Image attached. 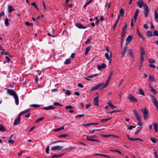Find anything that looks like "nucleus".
<instances>
[{
  "mask_svg": "<svg viewBox=\"0 0 158 158\" xmlns=\"http://www.w3.org/2000/svg\"><path fill=\"white\" fill-rule=\"evenodd\" d=\"M137 4L140 8H141L144 5L145 10L144 15L146 17H148L149 13V8L146 4H144L143 0H139L137 2Z\"/></svg>",
  "mask_w": 158,
  "mask_h": 158,
  "instance_id": "f257e3e1",
  "label": "nucleus"
},
{
  "mask_svg": "<svg viewBox=\"0 0 158 158\" xmlns=\"http://www.w3.org/2000/svg\"><path fill=\"white\" fill-rule=\"evenodd\" d=\"M140 52L141 55L140 61H141V62H143L144 58V56H143V55H145V52L144 51V50L143 47H141L140 48Z\"/></svg>",
  "mask_w": 158,
  "mask_h": 158,
  "instance_id": "f03ea898",
  "label": "nucleus"
},
{
  "mask_svg": "<svg viewBox=\"0 0 158 158\" xmlns=\"http://www.w3.org/2000/svg\"><path fill=\"white\" fill-rule=\"evenodd\" d=\"M7 92L9 95L14 97L17 94L16 93L13 89H8Z\"/></svg>",
  "mask_w": 158,
  "mask_h": 158,
  "instance_id": "7ed1b4c3",
  "label": "nucleus"
},
{
  "mask_svg": "<svg viewBox=\"0 0 158 158\" xmlns=\"http://www.w3.org/2000/svg\"><path fill=\"white\" fill-rule=\"evenodd\" d=\"M143 116L145 120H146L148 116V112L145 107L143 111Z\"/></svg>",
  "mask_w": 158,
  "mask_h": 158,
  "instance_id": "20e7f679",
  "label": "nucleus"
},
{
  "mask_svg": "<svg viewBox=\"0 0 158 158\" xmlns=\"http://www.w3.org/2000/svg\"><path fill=\"white\" fill-rule=\"evenodd\" d=\"M128 98L131 102H136L137 100L131 94H129Z\"/></svg>",
  "mask_w": 158,
  "mask_h": 158,
  "instance_id": "39448f33",
  "label": "nucleus"
},
{
  "mask_svg": "<svg viewBox=\"0 0 158 158\" xmlns=\"http://www.w3.org/2000/svg\"><path fill=\"white\" fill-rule=\"evenodd\" d=\"M102 85L103 84H100L97 85H96V86H94L93 87H92V89L90 90V91L91 92L93 91L96 90L99 88H101L102 87Z\"/></svg>",
  "mask_w": 158,
  "mask_h": 158,
  "instance_id": "423d86ee",
  "label": "nucleus"
},
{
  "mask_svg": "<svg viewBox=\"0 0 158 158\" xmlns=\"http://www.w3.org/2000/svg\"><path fill=\"white\" fill-rule=\"evenodd\" d=\"M106 67V64L104 63H102L101 65H97V69L99 70H101L102 69H104Z\"/></svg>",
  "mask_w": 158,
  "mask_h": 158,
  "instance_id": "0eeeda50",
  "label": "nucleus"
},
{
  "mask_svg": "<svg viewBox=\"0 0 158 158\" xmlns=\"http://www.w3.org/2000/svg\"><path fill=\"white\" fill-rule=\"evenodd\" d=\"M110 79L108 78V79H107V80L106 81L105 83H101V84H103V85H102V87L101 88H100V89L101 90L102 89H104L107 86V85H108V84L109 82H110Z\"/></svg>",
  "mask_w": 158,
  "mask_h": 158,
  "instance_id": "6e6552de",
  "label": "nucleus"
},
{
  "mask_svg": "<svg viewBox=\"0 0 158 158\" xmlns=\"http://www.w3.org/2000/svg\"><path fill=\"white\" fill-rule=\"evenodd\" d=\"M134 113L136 118L138 121H141V118L140 115L138 113L137 111L136 110H135L134 111Z\"/></svg>",
  "mask_w": 158,
  "mask_h": 158,
  "instance_id": "1a4fd4ad",
  "label": "nucleus"
},
{
  "mask_svg": "<svg viewBox=\"0 0 158 158\" xmlns=\"http://www.w3.org/2000/svg\"><path fill=\"white\" fill-rule=\"evenodd\" d=\"M99 96L98 95L94 99V105H96L97 106H98L99 105L98 98Z\"/></svg>",
  "mask_w": 158,
  "mask_h": 158,
  "instance_id": "9d476101",
  "label": "nucleus"
},
{
  "mask_svg": "<svg viewBox=\"0 0 158 158\" xmlns=\"http://www.w3.org/2000/svg\"><path fill=\"white\" fill-rule=\"evenodd\" d=\"M75 25L77 28L80 29H84L86 28L85 27L83 26L82 24L79 23H76Z\"/></svg>",
  "mask_w": 158,
  "mask_h": 158,
  "instance_id": "9b49d317",
  "label": "nucleus"
},
{
  "mask_svg": "<svg viewBox=\"0 0 158 158\" xmlns=\"http://www.w3.org/2000/svg\"><path fill=\"white\" fill-rule=\"evenodd\" d=\"M63 147L62 146H56L53 147L51 148L52 150H60L63 148Z\"/></svg>",
  "mask_w": 158,
  "mask_h": 158,
  "instance_id": "f8f14e48",
  "label": "nucleus"
},
{
  "mask_svg": "<svg viewBox=\"0 0 158 158\" xmlns=\"http://www.w3.org/2000/svg\"><path fill=\"white\" fill-rule=\"evenodd\" d=\"M132 39V36L131 35L128 36L126 39V45L129 44Z\"/></svg>",
  "mask_w": 158,
  "mask_h": 158,
  "instance_id": "ddd939ff",
  "label": "nucleus"
},
{
  "mask_svg": "<svg viewBox=\"0 0 158 158\" xmlns=\"http://www.w3.org/2000/svg\"><path fill=\"white\" fill-rule=\"evenodd\" d=\"M20 116L19 115L18 117L15 119L14 125H16L20 123Z\"/></svg>",
  "mask_w": 158,
  "mask_h": 158,
  "instance_id": "4468645a",
  "label": "nucleus"
},
{
  "mask_svg": "<svg viewBox=\"0 0 158 158\" xmlns=\"http://www.w3.org/2000/svg\"><path fill=\"white\" fill-rule=\"evenodd\" d=\"M127 45H126L123 49V51L122 53H121V57H124L125 55L127 52Z\"/></svg>",
  "mask_w": 158,
  "mask_h": 158,
  "instance_id": "2eb2a0df",
  "label": "nucleus"
},
{
  "mask_svg": "<svg viewBox=\"0 0 158 158\" xmlns=\"http://www.w3.org/2000/svg\"><path fill=\"white\" fill-rule=\"evenodd\" d=\"M127 135L128 139L129 140L132 141H134L135 140H138L139 141H143V140L140 138H130V137L129 136L128 134H127Z\"/></svg>",
  "mask_w": 158,
  "mask_h": 158,
  "instance_id": "dca6fc26",
  "label": "nucleus"
},
{
  "mask_svg": "<svg viewBox=\"0 0 158 158\" xmlns=\"http://www.w3.org/2000/svg\"><path fill=\"white\" fill-rule=\"evenodd\" d=\"M98 74L97 73L94 74L92 76H88L87 77H85V79L87 80H88L89 81H91V79H89V78H92L93 77H96L98 76Z\"/></svg>",
  "mask_w": 158,
  "mask_h": 158,
  "instance_id": "f3484780",
  "label": "nucleus"
},
{
  "mask_svg": "<svg viewBox=\"0 0 158 158\" xmlns=\"http://www.w3.org/2000/svg\"><path fill=\"white\" fill-rule=\"evenodd\" d=\"M105 56L106 57V59H107V60L109 61V63L110 64L111 63L112 60V59L111 57L109 56V54L107 53H106L105 54Z\"/></svg>",
  "mask_w": 158,
  "mask_h": 158,
  "instance_id": "a211bd4d",
  "label": "nucleus"
},
{
  "mask_svg": "<svg viewBox=\"0 0 158 158\" xmlns=\"http://www.w3.org/2000/svg\"><path fill=\"white\" fill-rule=\"evenodd\" d=\"M137 33L139 37L141 39V40H144V38L143 36L140 33L139 29L138 28H137Z\"/></svg>",
  "mask_w": 158,
  "mask_h": 158,
  "instance_id": "6ab92c4d",
  "label": "nucleus"
},
{
  "mask_svg": "<svg viewBox=\"0 0 158 158\" xmlns=\"http://www.w3.org/2000/svg\"><path fill=\"white\" fill-rule=\"evenodd\" d=\"M139 10L138 9H137L136 10V11L135 13V15H134V18L135 19V22H136L137 16L139 14Z\"/></svg>",
  "mask_w": 158,
  "mask_h": 158,
  "instance_id": "aec40b11",
  "label": "nucleus"
},
{
  "mask_svg": "<svg viewBox=\"0 0 158 158\" xmlns=\"http://www.w3.org/2000/svg\"><path fill=\"white\" fill-rule=\"evenodd\" d=\"M55 108V107L53 106H49L48 107H43V109L46 110H48L50 109H54Z\"/></svg>",
  "mask_w": 158,
  "mask_h": 158,
  "instance_id": "412c9836",
  "label": "nucleus"
},
{
  "mask_svg": "<svg viewBox=\"0 0 158 158\" xmlns=\"http://www.w3.org/2000/svg\"><path fill=\"white\" fill-rule=\"evenodd\" d=\"M148 78L149 81L152 82H154L155 81L154 77L152 76L151 75H149Z\"/></svg>",
  "mask_w": 158,
  "mask_h": 158,
  "instance_id": "4be33fe9",
  "label": "nucleus"
},
{
  "mask_svg": "<svg viewBox=\"0 0 158 158\" xmlns=\"http://www.w3.org/2000/svg\"><path fill=\"white\" fill-rule=\"evenodd\" d=\"M149 88L150 89L151 91L153 94L154 95H156V90L154 89L152 86H150Z\"/></svg>",
  "mask_w": 158,
  "mask_h": 158,
  "instance_id": "5701e85b",
  "label": "nucleus"
},
{
  "mask_svg": "<svg viewBox=\"0 0 158 158\" xmlns=\"http://www.w3.org/2000/svg\"><path fill=\"white\" fill-rule=\"evenodd\" d=\"M152 102L156 107H158V102L156 98L153 99Z\"/></svg>",
  "mask_w": 158,
  "mask_h": 158,
  "instance_id": "b1692460",
  "label": "nucleus"
},
{
  "mask_svg": "<svg viewBox=\"0 0 158 158\" xmlns=\"http://www.w3.org/2000/svg\"><path fill=\"white\" fill-rule=\"evenodd\" d=\"M14 98L15 99V101L16 103V104L17 105L19 104V98L18 97L17 95H15L14 97Z\"/></svg>",
  "mask_w": 158,
  "mask_h": 158,
  "instance_id": "393cba45",
  "label": "nucleus"
},
{
  "mask_svg": "<svg viewBox=\"0 0 158 158\" xmlns=\"http://www.w3.org/2000/svg\"><path fill=\"white\" fill-rule=\"evenodd\" d=\"M133 52L131 49H130L128 52V54L131 57V58H133L134 56L133 54Z\"/></svg>",
  "mask_w": 158,
  "mask_h": 158,
  "instance_id": "a878e982",
  "label": "nucleus"
},
{
  "mask_svg": "<svg viewBox=\"0 0 158 158\" xmlns=\"http://www.w3.org/2000/svg\"><path fill=\"white\" fill-rule=\"evenodd\" d=\"M146 35L148 37H151L153 36V34L150 31H147Z\"/></svg>",
  "mask_w": 158,
  "mask_h": 158,
  "instance_id": "bb28decb",
  "label": "nucleus"
},
{
  "mask_svg": "<svg viewBox=\"0 0 158 158\" xmlns=\"http://www.w3.org/2000/svg\"><path fill=\"white\" fill-rule=\"evenodd\" d=\"M8 11L9 13H11L12 11L15 10L14 8L11 6H8Z\"/></svg>",
  "mask_w": 158,
  "mask_h": 158,
  "instance_id": "cd10ccee",
  "label": "nucleus"
},
{
  "mask_svg": "<svg viewBox=\"0 0 158 158\" xmlns=\"http://www.w3.org/2000/svg\"><path fill=\"white\" fill-rule=\"evenodd\" d=\"M91 46H89L88 47H87V48H86L85 49V55H87L89 52L91 48Z\"/></svg>",
  "mask_w": 158,
  "mask_h": 158,
  "instance_id": "c85d7f7f",
  "label": "nucleus"
},
{
  "mask_svg": "<svg viewBox=\"0 0 158 158\" xmlns=\"http://www.w3.org/2000/svg\"><path fill=\"white\" fill-rule=\"evenodd\" d=\"M153 125L154 126V129L155 130V131L157 132L158 130L157 123H154L153 124Z\"/></svg>",
  "mask_w": 158,
  "mask_h": 158,
  "instance_id": "c756f323",
  "label": "nucleus"
},
{
  "mask_svg": "<svg viewBox=\"0 0 158 158\" xmlns=\"http://www.w3.org/2000/svg\"><path fill=\"white\" fill-rule=\"evenodd\" d=\"M155 18L156 21L158 22V14L156 10L155 11Z\"/></svg>",
  "mask_w": 158,
  "mask_h": 158,
  "instance_id": "7c9ffc66",
  "label": "nucleus"
},
{
  "mask_svg": "<svg viewBox=\"0 0 158 158\" xmlns=\"http://www.w3.org/2000/svg\"><path fill=\"white\" fill-rule=\"evenodd\" d=\"M102 129H95L94 130H91L89 132V134H92L95 131H101Z\"/></svg>",
  "mask_w": 158,
  "mask_h": 158,
  "instance_id": "2f4dec72",
  "label": "nucleus"
},
{
  "mask_svg": "<svg viewBox=\"0 0 158 158\" xmlns=\"http://www.w3.org/2000/svg\"><path fill=\"white\" fill-rule=\"evenodd\" d=\"M5 129L4 127L2 124H0V131H4Z\"/></svg>",
  "mask_w": 158,
  "mask_h": 158,
  "instance_id": "473e14b6",
  "label": "nucleus"
},
{
  "mask_svg": "<svg viewBox=\"0 0 158 158\" xmlns=\"http://www.w3.org/2000/svg\"><path fill=\"white\" fill-rule=\"evenodd\" d=\"M139 94L142 95H145L144 93V91L143 90V89L141 88L140 89H139Z\"/></svg>",
  "mask_w": 158,
  "mask_h": 158,
  "instance_id": "72a5a7b5",
  "label": "nucleus"
},
{
  "mask_svg": "<svg viewBox=\"0 0 158 158\" xmlns=\"http://www.w3.org/2000/svg\"><path fill=\"white\" fill-rule=\"evenodd\" d=\"M124 14V11L121 8V9L120 11V15H121L122 17H123Z\"/></svg>",
  "mask_w": 158,
  "mask_h": 158,
  "instance_id": "f704fd0d",
  "label": "nucleus"
},
{
  "mask_svg": "<svg viewBox=\"0 0 158 158\" xmlns=\"http://www.w3.org/2000/svg\"><path fill=\"white\" fill-rule=\"evenodd\" d=\"M68 135V134H62L58 136L59 138L64 137L65 138Z\"/></svg>",
  "mask_w": 158,
  "mask_h": 158,
  "instance_id": "c9c22d12",
  "label": "nucleus"
},
{
  "mask_svg": "<svg viewBox=\"0 0 158 158\" xmlns=\"http://www.w3.org/2000/svg\"><path fill=\"white\" fill-rule=\"evenodd\" d=\"M94 155H97V156H104V157H107L109 158H110V156H107L106 155H104V154H95Z\"/></svg>",
  "mask_w": 158,
  "mask_h": 158,
  "instance_id": "e433bc0d",
  "label": "nucleus"
},
{
  "mask_svg": "<svg viewBox=\"0 0 158 158\" xmlns=\"http://www.w3.org/2000/svg\"><path fill=\"white\" fill-rule=\"evenodd\" d=\"M71 61V59L70 58H68L67 59L65 62H64V64H67L70 63Z\"/></svg>",
  "mask_w": 158,
  "mask_h": 158,
  "instance_id": "4c0bfd02",
  "label": "nucleus"
},
{
  "mask_svg": "<svg viewBox=\"0 0 158 158\" xmlns=\"http://www.w3.org/2000/svg\"><path fill=\"white\" fill-rule=\"evenodd\" d=\"M25 24L27 26L32 27L33 25V23H30L29 22L27 21L25 23Z\"/></svg>",
  "mask_w": 158,
  "mask_h": 158,
  "instance_id": "58836bf2",
  "label": "nucleus"
},
{
  "mask_svg": "<svg viewBox=\"0 0 158 158\" xmlns=\"http://www.w3.org/2000/svg\"><path fill=\"white\" fill-rule=\"evenodd\" d=\"M31 107H33L35 108H38L40 106V105L38 104H33L31 105Z\"/></svg>",
  "mask_w": 158,
  "mask_h": 158,
  "instance_id": "ea45409f",
  "label": "nucleus"
},
{
  "mask_svg": "<svg viewBox=\"0 0 158 158\" xmlns=\"http://www.w3.org/2000/svg\"><path fill=\"white\" fill-rule=\"evenodd\" d=\"M32 6H34L35 8L37 10H39V8L36 5V3L35 2H33L32 3Z\"/></svg>",
  "mask_w": 158,
  "mask_h": 158,
  "instance_id": "a19ab883",
  "label": "nucleus"
},
{
  "mask_svg": "<svg viewBox=\"0 0 158 158\" xmlns=\"http://www.w3.org/2000/svg\"><path fill=\"white\" fill-rule=\"evenodd\" d=\"M85 136L86 137V139L88 141H92L91 140H94V139L92 138V137H91V136H90L89 137L88 136L86 135H85Z\"/></svg>",
  "mask_w": 158,
  "mask_h": 158,
  "instance_id": "79ce46f5",
  "label": "nucleus"
},
{
  "mask_svg": "<svg viewBox=\"0 0 158 158\" xmlns=\"http://www.w3.org/2000/svg\"><path fill=\"white\" fill-rule=\"evenodd\" d=\"M63 155V154H60V155H53L52 156L53 158H57V157H59Z\"/></svg>",
  "mask_w": 158,
  "mask_h": 158,
  "instance_id": "37998d69",
  "label": "nucleus"
},
{
  "mask_svg": "<svg viewBox=\"0 0 158 158\" xmlns=\"http://www.w3.org/2000/svg\"><path fill=\"white\" fill-rule=\"evenodd\" d=\"M9 19L7 18H6L5 20L4 23L5 24L6 26H8L9 25Z\"/></svg>",
  "mask_w": 158,
  "mask_h": 158,
  "instance_id": "c03bdc74",
  "label": "nucleus"
},
{
  "mask_svg": "<svg viewBox=\"0 0 158 158\" xmlns=\"http://www.w3.org/2000/svg\"><path fill=\"white\" fill-rule=\"evenodd\" d=\"M150 139L152 142L154 143H155L156 142V139L154 138H150Z\"/></svg>",
  "mask_w": 158,
  "mask_h": 158,
  "instance_id": "a18cd8bd",
  "label": "nucleus"
},
{
  "mask_svg": "<svg viewBox=\"0 0 158 158\" xmlns=\"http://www.w3.org/2000/svg\"><path fill=\"white\" fill-rule=\"evenodd\" d=\"M135 127L133 125H131L130 126H129L128 127H127V130H131L133 128H135Z\"/></svg>",
  "mask_w": 158,
  "mask_h": 158,
  "instance_id": "49530a36",
  "label": "nucleus"
},
{
  "mask_svg": "<svg viewBox=\"0 0 158 158\" xmlns=\"http://www.w3.org/2000/svg\"><path fill=\"white\" fill-rule=\"evenodd\" d=\"M44 118V117H41V118L37 119L36 121H35V122L36 123H38L40 121H41L43 120Z\"/></svg>",
  "mask_w": 158,
  "mask_h": 158,
  "instance_id": "de8ad7c7",
  "label": "nucleus"
},
{
  "mask_svg": "<svg viewBox=\"0 0 158 158\" xmlns=\"http://www.w3.org/2000/svg\"><path fill=\"white\" fill-rule=\"evenodd\" d=\"M53 105L55 106H62L63 105L60 103H59L57 102H55L54 103Z\"/></svg>",
  "mask_w": 158,
  "mask_h": 158,
  "instance_id": "09e8293b",
  "label": "nucleus"
},
{
  "mask_svg": "<svg viewBox=\"0 0 158 158\" xmlns=\"http://www.w3.org/2000/svg\"><path fill=\"white\" fill-rule=\"evenodd\" d=\"M74 108V107L71 106H67L65 108V109H73Z\"/></svg>",
  "mask_w": 158,
  "mask_h": 158,
  "instance_id": "8fccbe9b",
  "label": "nucleus"
},
{
  "mask_svg": "<svg viewBox=\"0 0 158 158\" xmlns=\"http://www.w3.org/2000/svg\"><path fill=\"white\" fill-rule=\"evenodd\" d=\"M153 34L155 36H158V31L155 30L153 32Z\"/></svg>",
  "mask_w": 158,
  "mask_h": 158,
  "instance_id": "3c124183",
  "label": "nucleus"
},
{
  "mask_svg": "<svg viewBox=\"0 0 158 158\" xmlns=\"http://www.w3.org/2000/svg\"><path fill=\"white\" fill-rule=\"evenodd\" d=\"M142 128V127H140V128L139 130H137L135 132V135H137V134H138L139 133L140 131L141 130Z\"/></svg>",
  "mask_w": 158,
  "mask_h": 158,
  "instance_id": "603ef678",
  "label": "nucleus"
},
{
  "mask_svg": "<svg viewBox=\"0 0 158 158\" xmlns=\"http://www.w3.org/2000/svg\"><path fill=\"white\" fill-rule=\"evenodd\" d=\"M49 146H47L46 149V152L47 154H48L49 153Z\"/></svg>",
  "mask_w": 158,
  "mask_h": 158,
  "instance_id": "864d4df0",
  "label": "nucleus"
},
{
  "mask_svg": "<svg viewBox=\"0 0 158 158\" xmlns=\"http://www.w3.org/2000/svg\"><path fill=\"white\" fill-rule=\"evenodd\" d=\"M101 135L103 137H105L106 138L108 137L111 136V135H104L101 134Z\"/></svg>",
  "mask_w": 158,
  "mask_h": 158,
  "instance_id": "5fc2aeb1",
  "label": "nucleus"
},
{
  "mask_svg": "<svg viewBox=\"0 0 158 158\" xmlns=\"http://www.w3.org/2000/svg\"><path fill=\"white\" fill-rule=\"evenodd\" d=\"M26 113V111L25 110H24L23 111L21 112L19 114V115L20 116L21 115H22L24 114H25Z\"/></svg>",
  "mask_w": 158,
  "mask_h": 158,
  "instance_id": "6e6d98bb",
  "label": "nucleus"
},
{
  "mask_svg": "<svg viewBox=\"0 0 158 158\" xmlns=\"http://www.w3.org/2000/svg\"><path fill=\"white\" fill-rule=\"evenodd\" d=\"M65 94H67V95H69L71 94V93L70 91L67 90L66 91Z\"/></svg>",
  "mask_w": 158,
  "mask_h": 158,
  "instance_id": "4d7b16f0",
  "label": "nucleus"
},
{
  "mask_svg": "<svg viewBox=\"0 0 158 158\" xmlns=\"http://www.w3.org/2000/svg\"><path fill=\"white\" fill-rule=\"evenodd\" d=\"M101 122H102V123H105L107 121V119H102L101 120Z\"/></svg>",
  "mask_w": 158,
  "mask_h": 158,
  "instance_id": "13d9d810",
  "label": "nucleus"
},
{
  "mask_svg": "<svg viewBox=\"0 0 158 158\" xmlns=\"http://www.w3.org/2000/svg\"><path fill=\"white\" fill-rule=\"evenodd\" d=\"M124 38V36H121V42H120V45H121V46H122V45H123V38Z\"/></svg>",
  "mask_w": 158,
  "mask_h": 158,
  "instance_id": "bf43d9fd",
  "label": "nucleus"
},
{
  "mask_svg": "<svg viewBox=\"0 0 158 158\" xmlns=\"http://www.w3.org/2000/svg\"><path fill=\"white\" fill-rule=\"evenodd\" d=\"M127 27V23H126V24L125 25L124 27L123 28V30L124 31H126V28Z\"/></svg>",
  "mask_w": 158,
  "mask_h": 158,
  "instance_id": "052dcab7",
  "label": "nucleus"
},
{
  "mask_svg": "<svg viewBox=\"0 0 158 158\" xmlns=\"http://www.w3.org/2000/svg\"><path fill=\"white\" fill-rule=\"evenodd\" d=\"M149 62L150 63H153L155 62V61L153 59H150L149 60Z\"/></svg>",
  "mask_w": 158,
  "mask_h": 158,
  "instance_id": "680f3d73",
  "label": "nucleus"
},
{
  "mask_svg": "<svg viewBox=\"0 0 158 158\" xmlns=\"http://www.w3.org/2000/svg\"><path fill=\"white\" fill-rule=\"evenodd\" d=\"M148 65L150 67H152V68H156V65H153V64H148Z\"/></svg>",
  "mask_w": 158,
  "mask_h": 158,
  "instance_id": "e2e57ef3",
  "label": "nucleus"
},
{
  "mask_svg": "<svg viewBox=\"0 0 158 158\" xmlns=\"http://www.w3.org/2000/svg\"><path fill=\"white\" fill-rule=\"evenodd\" d=\"M148 25L147 24H145L143 26V28L144 29H148Z\"/></svg>",
  "mask_w": 158,
  "mask_h": 158,
  "instance_id": "0e129e2a",
  "label": "nucleus"
},
{
  "mask_svg": "<svg viewBox=\"0 0 158 158\" xmlns=\"http://www.w3.org/2000/svg\"><path fill=\"white\" fill-rule=\"evenodd\" d=\"M84 116V114H78V115H77L76 116V117H80V118H81L82 117Z\"/></svg>",
  "mask_w": 158,
  "mask_h": 158,
  "instance_id": "69168bd1",
  "label": "nucleus"
},
{
  "mask_svg": "<svg viewBox=\"0 0 158 158\" xmlns=\"http://www.w3.org/2000/svg\"><path fill=\"white\" fill-rule=\"evenodd\" d=\"M133 19H132L131 21V27H132L134 25V23L133 22Z\"/></svg>",
  "mask_w": 158,
  "mask_h": 158,
  "instance_id": "338daca9",
  "label": "nucleus"
},
{
  "mask_svg": "<svg viewBox=\"0 0 158 158\" xmlns=\"http://www.w3.org/2000/svg\"><path fill=\"white\" fill-rule=\"evenodd\" d=\"M5 58L7 60V62L9 63L10 62V58L8 56H6L5 57Z\"/></svg>",
  "mask_w": 158,
  "mask_h": 158,
  "instance_id": "774afa93",
  "label": "nucleus"
}]
</instances>
